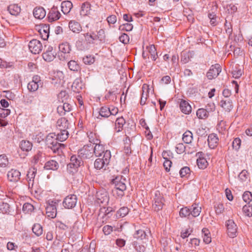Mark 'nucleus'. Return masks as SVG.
<instances>
[{"mask_svg":"<svg viewBox=\"0 0 252 252\" xmlns=\"http://www.w3.org/2000/svg\"><path fill=\"white\" fill-rule=\"evenodd\" d=\"M112 184L115 186L114 191L116 192L119 197H122L124 195V191L126 190V184L127 181L123 176H118L112 181Z\"/></svg>","mask_w":252,"mask_h":252,"instance_id":"f257e3e1","label":"nucleus"},{"mask_svg":"<svg viewBox=\"0 0 252 252\" xmlns=\"http://www.w3.org/2000/svg\"><path fill=\"white\" fill-rule=\"evenodd\" d=\"M111 158V152L109 150H106L101 158H97L94 163V166L96 169L104 168L106 169Z\"/></svg>","mask_w":252,"mask_h":252,"instance_id":"f03ea898","label":"nucleus"},{"mask_svg":"<svg viewBox=\"0 0 252 252\" xmlns=\"http://www.w3.org/2000/svg\"><path fill=\"white\" fill-rule=\"evenodd\" d=\"M59 49L60 51L59 55L60 60L67 61L70 59L71 48L69 43L63 42L59 45Z\"/></svg>","mask_w":252,"mask_h":252,"instance_id":"7ed1b4c3","label":"nucleus"},{"mask_svg":"<svg viewBox=\"0 0 252 252\" xmlns=\"http://www.w3.org/2000/svg\"><path fill=\"white\" fill-rule=\"evenodd\" d=\"M53 136L48 135L46 138V143L48 147L55 153L59 154L62 152V150L65 148V145L63 144L58 143V141L55 139H52Z\"/></svg>","mask_w":252,"mask_h":252,"instance_id":"20e7f679","label":"nucleus"},{"mask_svg":"<svg viewBox=\"0 0 252 252\" xmlns=\"http://www.w3.org/2000/svg\"><path fill=\"white\" fill-rule=\"evenodd\" d=\"M79 157L83 159H90L94 156L93 145L87 144L78 151Z\"/></svg>","mask_w":252,"mask_h":252,"instance_id":"39448f33","label":"nucleus"},{"mask_svg":"<svg viewBox=\"0 0 252 252\" xmlns=\"http://www.w3.org/2000/svg\"><path fill=\"white\" fill-rule=\"evenodd\" d=\"M163 206V198L158 191L156 192L153 204V209L156 212H158L162 209Z\"/></svg>","mask_w":252,"mask_h":252,"instance_id":"423d86ee","label":"nucleus"},{"mask_svg":"<svg viewBox=\"0 0 252 252\" xmlns=\"http://www.w3.org/2000/svg\"><path fill=\"white\" fill-rule=\"evenodd\" d=\"M28 46L29 50L33 54H39L42 50V43L37 39L30 41Z\"/></svg>","mask_w":252,"mask_h":252,"instance_id":"0eeeda50","label":"nucleus"},{"mask_svg":"<svg viewBox=\"0 0 252 252\" xmlns=\"http://www.w3.org/2000/svg\"><path fill=\"white\" fill-rule=\"evenodd\" d=\"M227 234L230 237L234 238L236 236L237 226L234 221L232 220H228L226 221Z\"/></svg>","mask_w":252,"mask_h":252,"instance_id":"6e6552de","label":"nucleus"},{"mask_svg":"<svg viewBox=\"0 0 252 252\" xmlns=\"http://www.w3.org/2000/svg\"><path fill=\"white\" fill-rule=\"evenodd\" d=\"M77 200V198L76 195L71 194L66 196L64 198L63 204L65 208L71 209L76 206Z\"/></svg>","mask_w":252,"mask_h":252,"instance_id":"1a4fd4ad","label":"nucleus"},{"mask_svg":"<svg viewBox=\"0 0 252 252\" xmlns=\"http://www.w3.org/2000/svg\"><path fill=\"white\" fill-rule=\"evenodd\" d=\"M221 71V66L219 64L212 65L207 73V77L209 79L216 78Z\"/></svg>","mask_w":252,"mask_h":252,"instance_id":"9d476101","label":"nucleus"},{"mask_svg":"<svg viewBox=\"0 0 252 252\" xmlns=\"http://www.w3.org/2000/svg\"><path fill=\"white\" fill-rule=\"evenodd\" d=\"M57 203L53 201L48 204L46 207V213L48 217L53 219L56 217L57 213Z\"/></svg>","mask_w":252,"mask_h":252,"instance_id":"9b49d317","label":"nucleus"},{"mask_svg":"<svg viewBox=\"0 0 252 252\" xmlns=\"http://www.w3.org/2000/svg\"><path fill=\"white\" fill-rule=\"evenodd\" d=\"M69 123L68 120L65 117H62L58 120L56 123L57 130H67Z\"/></svg>","mask_w":252,"mask_h":252,"instance_id":"f8f14e48","label":"nucleus"},{"mask_svg":"<svg viewBox=\"0 0 252 252\" xmlns=\"http://www.w3.org/2000/svg\"><path fill=\"white\" fill-rule=\"evenodd\" d=\"M61 17V13L59 11L58 8L55 6H53L50 10L48 14V21L50 22L55 21Z\"/></svg>","mask_w":252,"mask_h":252,"instance_id":"ddd939ff","label":"nucleus"},{"mask_svg":"<svg viewBox=\"0 0 252 252\" xmlns=\"http://www.w3.org/2000/svg\"><path fill=\"white\" fill-rule=\"evenodd\" d=\"M219 105L227 112H230L233 108L232 101L230 98H223L219 102Z\"/></svg>","mask_w":252,"mask_h":252,"instance_id":"4468645a","label":"nucleus"},{"mask_svg":"<svg viewBox=\"0 0 252 252\" xmlns=\"http://www.w3.org/2000/svg\"><path fill=\"white\" fill-rule=\"evenodd\" d=\"M7 175L9 181L17 182L20 178L21 173L18 170L12 169L8 172Z\"/></svg>","mask_w":252,"mask_h":252,"instance_id":"2eb2a0df","label":"nucleus"},{"mask_svg":"<svg viewBox=\"0 0 252 252\" xmlns=\"http://www.w3.org/2000/svg\"><path fill=\"white\" fill-rule=\"evenodd\" d=\"M43 59L47 62H51L55 58V52L53 51V48L52 46H49L46 52L42 54Z\"/></svg>","mask_w":252,"mask_h":252,"instance_id":"dca6fc26","label":"nucleus"},{"mask_svg":"<svg viewBox=\"0 0 252 252\" xmlns=\"http://www.w3.org/2000/svg\"><path fill=\"white\" fill-rule=\"evenodd\" d=\"M96 198L97 203L99 204H106L109 198L107 192L104 190L99 191L96 192Z\"/></svg>","mask_w":252,"mask_h":252,"instance_id":"f3484780","label":"nucleus"},{"mask_svg":"<svg viewBox=\"0 0 252 252\" xmlns=\"http://www.w3.org/2000/svg\"><path fill=\"white\" fill-rule=\"evenodd\" d=\"M105 151L104 146L100 143L95 144L94 147L93 146V153L96 157H102Z\"/></svg>","mask_w":252,"mask_h":252,"instance_id":"a211bd4d","label":"nucleus"},{"mask_svg":"<svg viewBox=\"0 0 252 252\" xmlns=\"http://www.w3.org/2000/svg\"><path fill=\"white\" fill-rule=\"evenodd\" d=\"M69 133L67 130H57V133H54L56 136L55 140L61 142L65 141L68 137Z\"/></svg>","mask_w":252,"mask_h":252,"instance_id":"6ab92c4d","label":"nucleus"},{"mask_svg":"<svg viewBox=\"0 0 252 252\" xmlns=\"http://www.w3.org/2000/svg\"><path fill=\"white\" fill-rule=\"evenodd\" d=\"M181 111L184 114H189L191 112V107L188 102L182 100L180 103Z\"/></svg>","mask_w":252,"mask_h":252,"instance_id":"aec40b11","label":"nucleus"},{"mask_svg":"<svg viewBox=\"0 0 252 252\" xmlns=\"http://www.w3.org/2000/svg\"><path fill=\"white\" fill-rule=\"evenodd\" d=\"M46 14V11L42 7H35L33 11L34 17L39 19H42L44 18Z\"/></svg>","mask_w":252,"mask_h":252,"instance_id":"412c9836","label":"nucleus"},{"mask_svg":"<svg viewBox=\"0 0 252 252\" xmlns=\"http://www.w3.org/2000/svg\"><path fill=\"white\" fill-rule=\"evenodd\" d=\"M59 167V164L54 160H50L47 161L44 166L46 170H57Z\"/></svg>","mask_w":252,"mask_h":252,"instance_id":"4be33fe9","label":"nucleus"},{"mask_svg":"<svg viewBox=\"0 0 252 252\" xmlns=\"http://www.w3.org/2000/svg\"><path fill=\"white\" fill-rule=\"evenodd\" d=\"M207 141L209 147L211 149H214L217 146L219 138L216 134L212 133L209 135Z\"/></svg>","mask_w":252,"mask_h":252,"instance_id":"5701e85b","label":"nucleus"},{"mask_svg":"<svg viewBox=\"0 0 252 252\" xmlns=\"http://www.w3.org/2000/svg\"><path fill=\"white\" fill-rule=\"evenodd\" d=\"M9 13L13 16L18 15L21 12V7L18 4H12L9 5L7 7Z\"/></svg>","mask_w":252,"mask_h":252,"instance_id":"b1692460","label":"nucleus"},{"mask_svg":"<svg viewBox=\"0 0 252 252\" xmlns=\"http://www.w3.org/2000/svg\"><path fill=\"white\" fill-rule=\"evenodd\" d=\"M72 8V3L70 1H63L61 3L62 11L64 14H68Z\"/></svg>","mask_w":252,"mask_h":252,"instance_id":"393cba45","label":"nucleus"},{"mask_svg":"<svg viewBox=\"0 0 252 252\" xmlns=\"http://www.w3.org/2000/svg\"><path fill=\"white\" fill-rule=\"evenodd\" d=\"M68 26L69 29L73 32L79 33L82 30V27L80 24L75 21H70Z\"/></svg>","mask_w":252,"mask_h":252,"instance_id":"a878e982","label":"nucleus"},{"mask_svg":"<svg viewBox=\"0 0 252 252\" xmlns=\"http://www.w3.org/2000/svg\"><path fill=\"white\" fill-rule=\"evenodd\" d=\"M126 121L123 117L118 118L115 121V131L117 132L121 131Z\"/></svg>","mask_w":252,"mask_h":252,"instance_id":"bb28decb","label":"nucleus"},{"mask_svg":"<svg viewBox=\"0 0 252 252\" xmlns=\"http://www.w3.org/2000/svg\"><path fill=\"white\" fill-rule=\"evenodd\" d=\"M49 26L47 25H44L39 30V32L41 35L42 38L43 40H47L49 36Z\"/></svg>","mask_w":252,"mask_h":252,"instance_id":"cd10ccee","label":"nucleus"},{"mask_svg":"<svg viewBox=\"0 0 252 252\" xmlns=\"http://www.w3.org/2000/svg\"><path fill=\"white\" fill-rule=\"evenodd\" d=\"M20 147L23 151L29 152L32 150V144L29 141L23 140L20 143Z\"/></svg>","mask_w":252,"mask_h":252,"instance_id":"c85d7f7f","label":"nucleus"},{"mask_svg":"<svg viewBox=\"0 0 252 252\" xmlns=\"http://www.w3.org/2000/svg\"><path fill=\"white\" fill-rule=\"evenodd\" d=\"M147 233H149V230L138 229L137 230L134 234V237L136 239L143 240L146 239L147 236Z\"/></svg>","mask_w":252,"mask_h":252,"instance_id":"c756f323","label":"nucleus"},{"mask_svg":"<svg viewBox=\"0 0 252 252\" xmlns=\"http://www.w3.org/2000/svg\"><path fill=\"white\" fill-rule=\"evenodd\" d=\"M82 159L80 157H79V155L78 156L73 155L70 158V162L69 167L71 166L74 165V164H78V166H81L83 164V161H82Z\"/></svg>","mask_w":252,"mask_h":252,"instance_id":"7c9ffc66","label":"nucleus"},{"mask_svg":"<svg viewBox=\"0 0 252 252\" xmlns=\"http://www.w3.org/2000/svg\"><path fill=\"white\" fill-rule=\"evenodd\" d=\"M67 66L68 68L73 72H77L79 71L81 69L79 64L77 62L74 60H70L67 63Z\"/></svg>","mask_w":252,"mask_h":252,"instance_id":"2f4dec72","label":"nucleus"},{"mask_svg":"<svg viewBox=\"0 0 252 252\" xmlns=\"http://www.w3.org/2000/svg\"><path fill=\"white\" fill-rule=\"evenodd\" d=\"M190 210V215H191L194 217H198L201 212V208L198 205L196 204H193Z\"/></svg>","mask_w":252,"mask_h":252,"instance_id":"473e14b6","label":"nucleus"},{"mask_svg":"<svg viewBox=\"0 0 252 252\" xmlns=\"http://www.w3.org/2000/svg\"><path fill=\"white\" fill-rule=\"evenodd\" d=\"M91 5L89 2H84L81 6V14L83 15H87L90 14Z\"/></svg>","mask_w":252,"mask_h":252,"instance_id":"72a5a7b5","label":"nucleus"},{"mask_svg":"<svg viewBox=\"0 0 252 252\" xmlns=\"http://www.w3.org/2000/svg\"><path fill=\"white\" fill-rule=\"evenodd\" d=\"M82 89V84L80 78H76L72 85V89L75 92L78 93Z\"/></svg>","mask_w":252,"mask_h":252,"instance_id":"f704fd0d","label":"nucleus"},{"mask_svg":"<svg viewBox=\"0 0 252 252\" xmlns=\"http://www.w3.org/2000/svg\"><path fill=\"white\" fill-rule=\"evenodd\" d=\"M0 210L3 214H9L10 213V205L3 201H0Z\"/></svg>","mask_w":252,"mask_h":252,"instance_id":"c9c22d12","label":"nucleus"},{"mask_svg":"<svg viewBox=\"0 0 252 252\" xmlns=\"http://www.w3.org/2000/svg\"><path fill=\"white\" fill-rule=\"evenodd\" d=\"M182 139L185 143L187 144L190 143L193 139L192 133L190 131H186L183 134Z\"/></svg>","mask_w":252,"mask_h":252,"instance_id":"e433bc0d","label":"nucleus"},{"mask_svg":"<svg viewBox=\"0 0 252 252\" xmlns=\"http://www.w3.org/2000/svg\"><path fill=\"white\" fill-rule=\"evenodd\" d=\"M147 49L152 60L156 61L158 57V53L155 46L154 45H151L147 47Z\"/></svg>","mask_w":252,"mask_h":252,"instance_id":"4c0bfd02","label":"nucleus"},{"mask_svg":"<svg viewBox=\"0 0 252 252\" xmlns=\"http://www.w3.org/2000/svg\"><path fill=\"white\" fill-rule=\"evenodd\" d=\"M32 230L37 236H39L43 233L42 227L39 223L34 224L32 226Z\"/></svg>","mask_w":252,"mask_h":252,"instance_id":"58836bf2","label":"nucleus"},{"mask_svg":"<svg viewBox=\"0 0 252 252\" xmlns=\"http://www.w3.org/2000/svg\"><path fill=\"white\" fill-rule=\"evenodd\" d=\"M99 113L101 117L108 118L111 115L110 108L106 106H102L100 109Z\"/></svg>","mask_w":252,"mask_h":252,"instance_id":"ea45409f","label":"nucleus"},{"mask_svg":"<svg viewBox=\"0 0 252 252\" xmlns=\"http://www.w3.org/2000/svg\"><path fill=\"white\" fill-rule=\"evenodd\" d=\"M202 233L203 235V241L206 244H209L211 242V238L210 236V232L209 230L204 228L202 230Z\"/></svg>","mask_w":252,"mask_h":252,"instance_id":"a19ab883","label":"nucleus"},{"mask_svg":"<svg viewBox=\"0 0 252 252\" xmlns=\"http://www.w3.org/2000/svg\"><path fill=\"white\" fill-rule=\"evenodd\" d=\"M83 35L85 38L86 41L90 44H93L94 40H96V36H95V34L94 32L92 33L87 32L83 34Z\"/></svg>","mask_w":252,"mask_h":252,"instance_id":"79ce46f5","label":"nucleus"},{"mask_svg":"<svg viewBox=\"0 0 252 252\" xmlns=\"http://www.w3.org/2000/svg\"><path fill=\"white\" fill-rule=\"evenodd\" d=\"M129 210L126 207H121L117 212L116 216L117 218H123L128 213Z\"/></svg>","mask_w":252,"mask_h":252,"instance_id":"37998d69","label":"nucleus"},{"mask_svg":"<svg viewBox=\"0 0 252 252\" xmlns=\"http://www.w3.org/2000/svg\"><path fill=\"white\" fill-rule=\"evenodd\" d=\"M196 115L199 119H205L209 116V113L204 108H200L196 112Z\"/></svg>","mask_w":252,"mask_h":252,"instance_id":"c03bdc74","label":"nucleus"},{"mask_svg":"<svg viewBox=\"0 0 252 252\" xmlns=\"http://www.w3.org/2000/svg\"><path fill=\"white\" fill-rule=\"evenodd\" d=\"M197 163L200 169H205L207 167L208 163L206 158H199L197 159Z\"/></svg>","mask_w":252,"mask_h":252,"instance_id":"a18cd8bd","label":"nucleus"},{"mask_svg":"<svg viewBox=\"0 0 252 252\" xmlns=\"http://www.w3.org/2000/svg\"><path fill=\"white\" fill-rule=\"evenodd\" d=\"M39 86V84H36V83H33V81H30L28 84L27 88L30 92H34L37 90Z\"/></svg>","mask_w":252,"mask_h":252,"instance_id":"49530a36","label":"nucleus"},{"mask_svg":"<svg viewBox=\"0 0 252 252\" xmlns=\"http://www.w3.org/2000/svg\"><path fill=\"white\" fill-rule=\"evenodd\" d=\"M88 137L89 141L91 143L93 144H97V143H100V140L96 138V136L93 132H90Z\"/></svg>","mask_w":252,"mask_h":252,"instance_id":"de8ad7c7","label":"nucleus"},{"mask_svg":"<svg viewBox=\"0 0 252 252\" xmlns=\"http://www.w3.org/2000/svg\"><path fill=\"white\" fill-rule=\"evenodd\" d=\"M190 172V168L188 166H185L180 169L179 174L181 177L183 178L184 177H187L188 175H189Z\"/></svg>","mask_w":252,"mask_h":252,"instance_id":"09e8293b","label":"nucleus"},{"mask_svg":"<svg viewBox=\"0 0 252 252\" xmlns=\"http://www.w3.org/2000/svg\"><path fill=\"white\" fill-rule=\"evenodd\" d=\"M243 200L247 203H250L252 200V193L248 191H245L242 196Z\"/></svg>","mask_w":252,"mask_h":252,"instance_id":"8fccbe9b","label":"nucleus"},{"mask_svg":"<svg viewBox=\"0 0 252 252\" xmlns=\"http://www.w3.org/2000/svg\"><path fill=\"white\" fill-rule=\"evenodd\" d=\"M83 61L85 64L90 65L94 62L95 59L94 56L88 55L83 58Z\"/></svg>","mask_w":252,"mask_h":252,"instance_id":"3c124183","label":"nucleus"},{"mask_svg":"<svg viewBox=\"0 0 252 252\" xmlns=\"http://www.w3.org/2000/svg\"><path fill=\"white\" fill-rule=\"evenodd\" d=\"M179 214L181 217H187L190 215V210L188 207H184L181 209Z\"/></svg>","mask_w":252,"mask_h":252,"instance_id":"603ef678","label":"nucleus"},{"mask_svg":"<svg viewBox=\"0 0 252 252\" xmlns=\"http://www.w3.org/2000/svg\"><path fill=\"white\" fill-rule=\"evenodd\" d=\"M191 54V52L182 53L181 55V62L184 63H188L190 61V56Z\"/></svg>","mask_w":252,"mask_h":252,"instance_id":"864d4df0","label":"nucleus"},{"mask_svg":"<svg viewBox=\"0 0 252 252\" xmlns=\"http://www.w3.org/2000/svg\"><path fill=\"white\" fill-rule=\"evenodd\" d=\"M36 173V169L34 168H30L27 174V179L34 180Z\"/></svg>","mask_w":252,"mask_h":252,"instance_id":"5fc2aeb1","label":"nucleus"},{"mask_svg":"<svg viewBox=\"0 0 252 252\" xmlns=\"http://www.w3.org/2000/svg\"><path fill=\"white\" fill-rule=\"evenodd\" d=\"M8 163V159L5 155H1L0 156V166L2 167H6Z\"/></svg>","mask_w":252,"mask_h":252,"instance_id":"6e6d98bb","label":"nucleus"},{"mask_svg":"<svg viewBox=\"0 0 252 252\" xmlns=\"http://www.w3.org/2000/svg\"><path fill=\"white\" fill-rule=\"evenodd\" d=\"M22 210L25 213H28L33 210V206L30 203H26L23 205Z\"/></svg>","mask_w":252,"mask_h":252,"instance_id":"4d7b16f0","label":"nucleus"},{"mask_svg":"<svg viewBox=\"0 0 252 252\" xmlns=\"http://www.w3.org/2000/svg\"><path fill=\"white\" fill-rule=\"evenodd\" d=\"M78 164H74V165L71 166L69 167L70 163L67 164V171L68 173L71 174H73L74 173L77 172V169L79 166H78Z\"/></svg>","mask_w":252,"mask_h":252,"instance_id":"13d9d810","label":"nucleus"},{"mask_svg":"<svg viewBox=\"0 0 252 252\" xmlns=\"http://www.w3.org/2000/svg\"><path fill=\"white\" fill-rule=\"evenodd\" d=\"M249 174L246 170H242L238 175V178L242 181H246L248 178Z\"/></svg>","mask_w":252,"mask_h":252,"instance_id":"bf43d9fd","label":"nucleus"},{"mask_svg":"<svg viewBox=\"0 0 252 252\" xmlns=\"http://www.w3.org/2000/svg\"><path fill=\"white\" fill-rule=\"evenodd\" d=\"M241 140L239 138H236L234 139L232 143L233 148L236 150H238L241 145Z\"/></svg>","mask_w":252,"mask_h":252,"instance_id":"052dcab7","label":"nucleus"},{"mask_svg":"<svg viewBox=\"0 0 252 252\" xmlns=\"http://www.w3.org/2000/svg\"><path fill=\"white\" fill-rule=\"evenodd\" d=\"M244 212L246 215L249 217H252V205L246 206L245 205L243 208Z\"/></svg>","mask_w":252,"mask_h":252,"instance_id":"680f3d73","label":"nucleus"},{"mask_svg":"<svg viewBox=\"0 0 252 252\" xmlns=\"http://www.w3.org/2000/svg\"><path fill=\"white\" fill-rule=\"evenodd\" d=\"M96 36V39L99 40L100 41H103L105 39V35L104 30L101 29L97 32V34L95 35Z\"/></svg>","mask_w":252,"mask_h":252,"instance_id":"e2e57ef3","label":"nucleus"},{"mask_svg":"<svg viewBox=\"0 0 252 252\" xmlns=\"http://www.w3.org/2000/svg\"><path fill=\"white\" fill-rule=\"evenodd\" d=\"M186 147L184 144L178 143L176 146V151L179 154H181L185 151Z\"/></svg>","mask_w":252,"mask_h":252,"instance_id":"0e129e2a","label":"nucleus"},{"mask_svg":"<svg viewBox=\"0 0 252 252\" xmlns=\"http://www.w3.org/2000/svg\"><path fill=\"white\" fill-rule=\"evenodd\" d=\"M215 212L217 214L219 215L222 213L224 211V207L222 204L219 203L214 206Z\"/></svg>","mask_w":252,"mask_h":252,"instance_id":"69168bd1","label":"nucleus"},{"mask_svg":"<svg viewBox=\"0 0 252 252\" xmlns=\"http://www.w3.org/2000/svg\"><path fill=\"white\" fill-rule=\"evenodd\" d=\"M119 40L122 43L126 44L128 43L129 38L127 34L123 33L119 37Z\"/></svg>","mask_w":252,"mask_h":252,"instance_id":"338daca9","label":"nucleus"},{"mask_svg":"<svg viewBox=\"0 0 252 252\" xmlns=\"http://www.w3.org/2000/svg\"><path fill=\"white\" fill-rule=\"evenodd\" d=\"M216 106L214 103L210 102L207 104L205 107V110L207 111L208 113L210 112H214L215 110Z\"/></svg>","mask_w":252,"mask_h":252,"instance_id":"774afa93","label":"nucleus"}]
</instances>
